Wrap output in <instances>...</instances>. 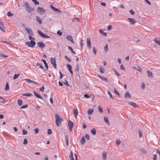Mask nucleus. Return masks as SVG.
Segmentation results:
<instances>
[{
    "mask_svg": "<svg viewBox=\"0 0 160 160\" xmlns=\"http://www.w3.org/2000/svg\"><path fill=\"white\" fill-rule=\"evenodd\" d=\"M38 32L39 35L44 38H49L50 37L43 33L40 30H38Z\"/></svg>",
    "mask_w": 160,
    "mask_h": 160,
    "instance_id": "obj_3",
    "label": "nucleus"
},
{
    "mask_svg": "<svg viewBox=\"0 0 160 160\" xmlns=\"http://www.w3.org/2000/svg\"><path fill=\"white\" fill-rule=\"evenodd\" d=\"M103 155L102 160H105L107 157V154L106 153L102 152Z\"/></svg>",
    "mask_w": 160,
    "mask_h": 160,
    "instance_id": "obj_27",
    "label": "nucleus"
},
{
    "mask_svg": "<svg viewBox=\"0 0 160 160\" xmlns=\"http://www.w3.org/2000/svg\"><path fill=\"white\" fill-rule=\"evenodd\" d=\"M107 93L109 95V96H110V98H112V100H114V98L113 97H112V94L111 93V92H109V91H108Z\"/></svg>",
    "mask_w": 160,
    "mask_h": 160,
    "instance_id": "obj_39",
    "label": "nucleus"
},
{
    "mask_svg": "<svg viewBox=\"0 0 160 160\" xmlns=\"http://www.w3.org/2000/svg\"><path fill=\"white\" fill-rule=\"evenodd\" d=\"M37 11L41 15H42L46 12L45 9L43 8L42 7H38L37 8Z\"/></svg>",
    "mask_w": 160,
    "mask_h": 160,
    "instance_id": "obj_2",
    "label": "nucleus"
},
{
    "mask_svg": "<svg viewBox=\"0 0 160 160\" xmlns=\"http://www.w3.org/2000/svg\"><path fill=\"white\" fill-rule=\"evenodd\" d=\"M99 68H100V72L102 73H103L104 72V68L101 66H100Z\"/></svg>",
    "mask_w": 160,
    "mask_h": 160,
    "instance_id": "obj_32",
    "label": "nucleus"
},
{
    "mask_svg": "<svg viewBox=\"0 0 160 160\" xmlns=\"http://www.w3.org/2000/svg\"><path fill=\"white\" fill-rule=\"evenodd\" d=\"M38 46L40 48H44L45 47V44L42 42H39L37 43Z\"/></svg>",
    "mask_w": 160,
    "mask_h": 160,
    "instance_id": "obj_6",
    "label": "nucleus"
},
{
    "mask_svg": "<svg viewBox=\"0 0 160 160\" xmlns=\"http://www.w3.org/2000/svg\"><path fill=\"white\" fill-rule=\"evenodd\" d=\"M93 112V110L92 109H89L88 110V112L89 115L91 114Z\"/></svg>",
    "mask_w": 160,
    "mask_h": 160,
    "instance_id": "obj_33",
    "label": "nucleus"
},
{
    "mask_svg": "<svg viewBox=\"0 0 160 160\" xmlns=\"http://www.w3.org/2000/svg\"><path fill=\"white\" fill-rule=\"evenodd\" d=\"M57 34L59 36H61L62 34V33L59 30H58L57 32Z\"/></svg>",
    "mask_w": 160,
    "mask_h": 160,
    "instance_id": "obj_63",
    "label": "nucleus"
},
{
    "mask_svg": "<svg viewBox=\"0 0 160 160\" xmlns=\"http://www.w3.org/2000/svg\"><path fill=\"white\" fill-rule=\"evenodd\" d=\"M30 43L31 45V47H34L36 44V42L33 40H31Z\"/></svg>",
    "mask_w": 160,
    "mask_h": 160,
    "instance_id": "obj_20",
    "label": "nucleus"
},
{
    "mask_svg": "<svg viewBox=\"0 0 160 160\" xmlns=\"http://www.w3.org/2000/svg\"><path fill=\"white\" fill-rule=\"evenodd\" d=\"M31 7L29 6L28 8H27V9H26V10L28 12H29V13H30L31 12Z\"/></svg>",
    "mask_w": 160,
    "mask_h": 160,
    "instance_id": "obj_60",
    "label": "nucleus"
},
{
    "mask_svg": "<svg viewBox=\"0 0 160 160\" xmlns=\"http://www.w3.org/2000/svg\"><path fill=\"white\" fill-rule=\"evenodd\" d=\"M67 67L68 68L69 71L70 70H72V66L70 65L69 64H68L67 65Z\"/></svg>",
    "mask_w": 160,
    "mask_h": 160,
    "instance_id": "obj_42",
    "label": "nucleus"
},
{
    "mask_svg": "<svg viewBox=\"0 0 160 160\" xmlns=\"http://www.w3.org/2000/svg\"><path fill=\"white\" fill-rule=\"evenodd\" d=\"M141 152H142V153L143 154H146L147 153V152L146 150L144 148H142L141 149Z\"/></svg>",
    "mask_w": 160,
    "mask_h": 160,
    "instance_id": "obj_37",
    "label": "nucleus"
},
{
    "mask_svg": "<svg viewBox=\"0 0 160 160\" xmlns=\"http://www.w3.org/2000/svg\"><path fill=\"white\" fill-rule=\"evenodd\" d=\"M35 131V133L36 134L38 133L39 132V129L38 128H36L34 130Z\"/></svg>",
    "mask_w": 160,
    "mask_h": 160,
    "instance_id": "obj_62",
    "label": "nucleus"
},
{
    "mask_svg": "<svg viewBox=\"0 0 160 160\" xmlns=\"http://www.w3.org/2000/svg\"><path fill=\"white\" fill-rule=\"evenodd\" d=\"M85 137L88 140H89L90 137L89 135L88 134H86L85 136Z\"/></svg>",
    "mask_w": 160,
    "mask_h": 160,
    "instance_id": "obj_55",
    "label": "nucleus"
},
{
    "mask_svg": "<svg viewBox=\"0 0 160 160\" xmlns=\"http://www.w3.org/2000/svg\"><path fill=\"white\" fill-rule=\"evenodd\" d=\"M128 104L132 106H133L135 107H138V105L136 104V103H135L134 102H128Z\"/></svg>",
    "mask_w": 160,
    "mask_h": 160,
    "instance_id": "obj_14",
    "label": "nucleus"
},
{
    "mask_svg": "<svg viewBox=\"0 0 160 160\" xmlns=\"http://www.w3.org/2000/svg\"><path fill=\"white\" fill-rule=\"evenodd\" d=\"M147 72L148 73V76L149 77L152 78L153 77L152 74V72L148 71V70L147 71Z\"/></svg>",
    "mask_w": 160,
    "mask_h": 160,
    "instance_id": "obj_21",
    "label": "nucleus"
},
{
    "mask_svg": "<svg viewBox=\"0 0 160 160\" xmlns=\"http://www.w3.org/2000/svg\"><path fill=\"white\" fill-rule=\"evenodd\" d=\"M124 97L125 98H127L128 97H129L131 98V97L130 94L128 92H127L125 94Z\"/></svg>",
    "mask_w": 160,
    "mask_h": 160,
    "instance_id": "obj_18",
    "label": "nucleus"
},
{
    "mask_svg": "<svg viewBox=\"0 0 160 160\" xmlns=\"http://www.w3.org/2000/svg\"><path fill=\"white\" fill-rule=\"evenodd\" d=\"M50 7L54 11H55L57 12L60 13V11L58 9L54 7H53L52 5H50Z\"/></svg>",
    "mask_w": 160,
    "mask_h": 160,
    "instance_id": "obj_9",
    "label": "nucleus"
},
{
    "mask_svg": "<svg viewBox=\"0 0 160 160\" xmlns=\"http://www.w3.org/2000/svg\"><path fill=\"white\" fill-rule=\"evenodd\" d=\"M36 20L39 22V24H41L42 22V20L41 18L38 16H36Z\"/></svg>",
    "mask_w": 160,
    "mask_h": 160,
    "instance_id": "obj_13",
    "label": "nucleus"
},
{
    "mask_svg": "<svg viewBox=\"0 0 160 160\" xmlns=\"http://www.w3.org/2000/svg\"><path fill=\"white\" fill-rule=\"evenodd\" d=\"M138 132L139 134V136L140 137H141L142 135V132L141 130L140 129L138 130Z\"/></svg>",
    "mask_w": 160,
    "mask_h": 160,
    "instance_id": "obj_41",
    "label": "nucleus"
},
{
    "mask_svg": "<svg viewBox=\"0 0 160 160\" xmlns=\"http://www.w3.org/2000/svg\"><path fill=\"white\" fill-rule=\"evenodd\" d=\"M22 135H25L27 134V130L23 129L22 130Z\"/></svg>",
    "mask_w": 160,
    "mask_h": 160,
    "instance_id": "obj_49",
    "label": "nucleus"
},
{
    "mask_svg": "<svg viewBox=\"0 0 160 160\" xmlns=\"http://www.w3.org/2000/svg\"><path fill=\"white\" fill-rule=\"evenodd\" d=\"M20 75V73H18V74H15L14 75V76L13 78V79H16L18 78V77H19V76Z\"/></svg>",
    "mask_w": 160,
    "mask_h": 160,
    "instance_id": "obj_34",
    "label": "nucleus"
},
{
    "mask_svg": "<svg viewBox=\"0 0 160 160\" xmlns=\"http://www.w3.org/2000/svg\"><path fill=\"white\" fill-rule=\"evenodd\" d=\"M112 70L115 72V73L117 75V76H120V74L116 70H115L114 69H112Z\"/></svg>",
    "mask_w": 160,
    "mask_h": 160,
    "instance_id": "obj_47",
    "label": "nucleus"
},
{
    "mask_svg": "<svg viewBox=\"0 0 160 160\" xmlns=\"http://www.w3.org/2000/svg\"><path fill=\"white\" fill-rule=\"evenodd\" d=\"M93 52L95 55H96L97 52V50L94 47H93Z\"/></svg>",
    "mask_w": 160,
    "mask_h": 160,
    "instance_id": "obj_46",
    "label": "nucleus"
},
{
    "mask_svg": "<svg viewBox=\"0 0 160 160\" xmlns=\"http://www.w3.org/2000/svg\"><path fill=\"white\" fill-rule=\"evenodd\" d=\"M116 144L117 145H119L121 143V141L119 140H117L116 141Z\"/></svg>",
    "mask_w": 160,
    "mask_h": 160,
    "instance_id": "obj_58",
    "label": "nucleus"
},
{
    "mask_svg": "<svg viewBox=\"0 0 160 160\" xmlns=\"http://www.w3.org/2000/svg\"><path fill=\"white\" fill-rule=\"evenodd\" d=\"M25 30L28 32L29 35H33V33L32 32V31L31 29L28 28L27 27H26L25 28Z\"/></svg>",
    "mask_w": 160,
    "mask_h": 160,
    "instance_id": "obj_7",
    "label": "nucleus"
},
{
    "mask_svg": "<svg viewBox=\"0 0 160 160\" xmlns=\"http://www.w3.org/2000/svg\"><path fill=\"white\" fill-rule=\"evenodd\" d=\"M64 58H65V59L67 60L68 62H70L71 61V59L68 58L67 56H65Z\"/></svg>",
    "mask_w": 160,
    "mask_h": 160,
    "instance_id": "obj_40",
    "label": "nucleus"
},
{
    "mask_svg": "<svg viewBox=\"0 0 160 160\" xmlns=\"http://www.w3.org/2000/svg\"><path fill=\"white\" fill-rule=\"evenodd\" d=\"M99 32L102 35H104L105 37L107 36V34L106 32H103L102 29H100L99 30Z\"/></svg>",
    "mask_w": 160,
    "mask_h": 160,
    "instance_id": "obj_19",
    "label": "nucleus"
},
{
    "mask_svg": "<svg viewBox=\"0 0 160 160\" xmlns=\"http://www.w3.org/2000/svg\"><path fill=\"white\" fill-rule=\"evenodd\" d=\"M66 38L70 41L74 43L72 38L71 35H68L66 36Z\"/></svg>",
    "mask_w": 160,
    "mask_h": 160,
    "instance_id": "obj_12",
    "label": "nucleus"
},
{
    "mask_svg": "<svg viewBox=\"0 0 160 160\" xmlns=\"http://www.w3.org/2000/svg\"><path fill=\"white\" fill-rule=\"evenodd\" d=\"M34 93L36 97L37 98L42 99V97L38 93H36L35 91L34 92Z\"/></svg>",
    "mask_w": 160,
    "mask_h": 160,
    "instance_id": "obj_15",
    "label": "nucleus"
},
{
    "mask_svg": "<svg viewBox=\"0 0 160 160\" xmlns=\"http://www.w3.org/2000/svg\"><path fill=\"white\" fill-rule=\"evenodd\" d=\"M22 96H26L28 97H31L32 96V94L30 93H24L22 94Z\"/></svg>",
    "mask_w": 160,
    "mask_h": 160,
    "instance_id": "obj_29",
    "label": "nucleus"
},
{
    "mask_svg": "<svg viewBox=\"0 0 160 160\" xmlns=\"http://www.w3.org/2000/svg\"><path fill=\"white\" fill-rule=\"evenodd\" d=\"M52 133V131L51 129H49L48 130V134H51Z\"/></svg>",
    "mask_w": 160,
    "mask_h": 160,
    "instance_id": "obj_59",
    "label": "nucleus"
},
{
    "mask_svg": "<svg viewBox=\"0 0 160 160\" xmlns=\"http://www.w3.org/2000/svg\"><path fill=\"white\" fill-rule=\"evenodd\" d=\"M65 140H66V143L67 145V146H68V144H69V143H68L69 138H68L67 135H65Z\"/></svg>",
    "mask_w": 160,
    "mask_h": 160,
    "instance_id": "obj_25",
    "label": "nucleus"
},
{
    "mask_svg": "<svg viewBox=\"0 0 160 160\" xmlns=\"http://www.w3.org/2000/svg\"><path fill=\"white\" fill-rule=\"evenodd\" d=\"M98 110L100 112L102 113L103 112L102 108L101 107L99 106H98Z\"/></svg>",
    "mask_w": 160,
    "mask_h": 160,
    "instance_id": "obj_51",
    "label": "nucleus"
},
{
    "mask_svg": "<svg viewBox=\"0 0 160 160\" xmlns=\"http://www.w3.org/2000/svg\"><path fill=\"white\" fill-rule=\"evenodd\" d=\"M7 15V16L9 17H11V16L12 17L13 16V14H12V13H11L10 12H8Z\"/></svg>",
    "mask_w": 160,
    "mask_h": 160,
    "instance_id": "obj_44",
    "label": "nucleus"
},
{
    "mask_svg": "<svg viewBox=\"0 0 160 160\" xmlns=\"http://www.w3.org/2000/svg\"><path fill=\"white\" fill-rule=\"evenodd\" d=\"M0 25H2V26H0V29L3 32H5V28L4 24L1 21H0Z\"/></svg>",
    "mask_w": 160,
    "mask_h": 160,
    "instance_id": "obj_8",
    "label": "nucleus"
},
{
    "mask_svg": "<svg viewBox=\"0 0 160 160\" xmlns=\"http://www.w3.org/2000/svg\"><path fill=\"white\" fill-rule=\"evenodd\" d=\"M0 56H1L2 57H3L4 58H6L8 57V56L5 55L2 53H0Z\"/></svg>",
    "mask_w": 160,
    "mask_h": 160,
    "instance_id": "obj_57",
    "label": "nucleus"
},
{
    "mask_svg": "<svg viewBox=\"0 0 160 160\" xmlns=\"http://www.w3.org/2000/svg\"><path fill=\"white\" fill-rule=\"evenodd\" d=\"M91 133L93 135H95L96 134V131L95 128H93L91 130Z\"/></svg>",
    "mask_w": 160,
    "mask_h": 160,
    "instance_id": "obj_28",
    "label": "nucleus"
},
{
    "mask_svg": "<svg viewBox=\"0 0 160 160\" xmlns=\"http://www.w3.org/2000/svg\"><path fill=\"white\" fill-rule=\"evenodd\" d=\"M104 122L108 124V125H109V122L108 121V118L106 117H104Z\"/></svg>",
    "mask_w": 160,
    "mask_h": 160,
    "instance_id": "obj_24",
    "label": "nucleus"
},
{
    "mask_svg": "<svg viewBox=\"0 0 160 160\" xmlns=\"http://www.w3.org/2000/svg\"><path fill=\"white\" fill-rule=\"evenodd\" d=\"M68 125L69 128V130L70 132L72 130L73 126V123L70 120H69L68 122Z\"/></svg>",
    "mask_w": 160,
    "mask_h": 160,
    "instance_id": "obj_5",
    "label": "nucleus"
},
{
    "mask_svg": "<svg viewBox=\"0 0 160 160\" xmlns=\"http://www.w3.org/2000/svg\"><path fill=\"white\" fill-rule=\"evenodd\" d=\"M65 82H63V84L66 86H69V84L67 79L65 80Z\"/></svg>",
    "mask_w": 160,
    "mask_h": 160,
    "instance_id": "obj_43",
    "label": "nucleus"
},
{
    "mask_svg": "<svg viewBox=\"0 0 160 160\" xmlns=\"http://www.w3.org/2000/svg\"><path fill=\"white\" fill-rule=\"evenodd\" d=\"M86 142V140L84 138V136L82 137V139L81 140L80 142L81 144L82 145H83Z\"/></svg>",
    "mask_w": 160,
    "mask_h": 160,
    "instance_id": "obj_17",
    "label": "nucleus"
},
{
    "mask_svg": "<svg viewBox=\"0 0 160 160\" xmlns=\"http://www.w3.org/2000/svg\"><path fill=\"white\" fill-rule=\"evenodd\" d=\"M50 62L52 65L53 66L54 68H56L57 64L56 63V60L55 58H52L50 59Z\"/></svg>",
    "mask_w": 160,
    "mask_h": 160,
    "instance_id": "obj_4",
    "label": "nucleus"
},
{
    "mask_svg": "<svg viewBox=\"0 0 160 160\" xmlns=\"http://www.w3.org/2000/svg\"><path fill=\"white\" fill-rule=\"evenodd\" d=\"M128 21L132 24H134L136 22L133 18H128Z\"/></svg>",
    "mask_w": 160,
    "mask_h": 160,
    "instance_id": "obj_10",
    "label": "nucleus"
},
{
    "mask_svg": "<svg viewBox=\"0 0 160 160\" xmlns=\"http://www.w3.org/2000/svg\"><path fill=\"white\" fill-rule=\"evenodd\" d=\"M100 79L103 81H107V79L104 77L102 76L101 77H100Z\"/></svg>",
    "mask_w": 160,
    "mask_h": 160,
    "instance_id": "obj_53",
    "label": "nucleus"
},
{
    "mask_svg": "<svg viewBox=\"0 0 160 160\" xmlns=\"http://www.w3.org/2000/svg\"><path fill=\"white\" fill-rule=\"evenodd\" d=\"M41 61L43 62L46 68V69H47L48 68V67L47 63L46 62V60L42 59L41 60Z\"/></svg>",
    "mask_w": 160,
    "mask_h": 160,
    "instance_id": "obj_22",
    "label": "nucleus"
},
{
    "mask_svg": "<svg viewBox=\"0 0 160 160\" xmlns=\"http://www.w3.org/2000/svg\"><path fill=\"white\" fill-rule=\"evenodd\" d=\"M36 66H39L40 67L41 69H42L44 71V69L43 66L41 64H40V63L38 62L37 63Z\"/></svg>",
    "mask_w": 160,
    "mask_h": 160,
    "instance_id": "obj_35",
    "label": "nucleus"
},
{
    "mask_svg": "<svg viewBox=\"0 0 160 160\" xmlns=\"http://www.w3.org/2000/svg\"><path fill=\"white\" fill-rule=\"evenodd\" d=\"M68 48L69 49L73 54H75L76 53L75 52L73 51V49L70 46H68Z\"/></svg>",
    "mask_w": 160,
    "mask_h": 160,
    "instance_id": "obj_31",
    "label": "nucleus"
},
{
    "mask_svg": "<svg viewBox=\"0 0 160 160\" xmlns=\"http://www.w3.org/2000/svg\"><path fill=\"white\" fill-rule=\"evenodd\" d=\"M55 115L56 119V124L57 126L58 127L59 126V124H61L63 121V120L62 118L60 117L58 115L55 114Z\"/></svg>",
    "mask_w": 160,
    "mask_h": 160,
    "instance_id": "obj_1",
    "label": "nucleus"
},
{
    "mask_svg": "<svg viewBox=\"0 0 160 160\" xmlns=\"http://www.w3.org/2000/svg\"><path fill=\"white\" fill-rule=\"evenodd\" d=\"M28 143V141L26 138H24V142H23V144L24 145H26Z\"/></svg>",
    "mask_w": 160,
    "mask_h": 160,
    "instance_id": "obj_56",
    "label": "nucleus"
},
{
    "mask_svg": "<svg viewBox=\"0 0 160 160\" xmlns=\"http://www.w3.org/2000/svg\"><path fill=\"white\" fill-rule=\"evenodd\" d=\"M120 68L122 70H125V69L123 65L121 64L120 66Z\"/></svg>",
    "mask_w": 160,
    "mask_h": 160,
    "instance_id": "obj_52",
    "label": "nucleus"
},
{
    "mask_svg": "<svg viewBox=\"0 0 160 160\" xmlns=\"http://www.w3.org/2000/svg\"><path fill=\"white\" fill-rule=\"evenodd\" d=\"M154 41L160 46V40L158 39L157 38H155L154 40Z\"/></svg>",
    "mask_w": 160,
    "mask_h": 160,
    "instance_id": "obj_23",
    "label": "nucleus"
},
{
    "mask_svg": "<svg viewBox=\"0 0 160 160\" xmlns=\"http://www.w3.org/2000/svg\"><path fill=\"white\" fill-rule=\"evenodd\" d=\"M28 106V105L27 104H25L24 105L22 106L21 107V109L25 108H27Z\"/></svg>",
    "mask_w": 160,
    "mask_h": 160,
    "instance_id": "obj_61",
    "label": "nucleus"
},
{
    "mask_svg": "<svg viewBox=\"0 0 160 160\" xmlns=\"http://www.w3.org/2000/svg\"><path fill=\"white\" fill-rule=\"evenodd\" d=\"M73 113L75 116V118H76L78 114V110L77 109L74 108L73 109Z\"/></svg>",
    "mask_w": 160,
    "mask_h": 160,
    "instance_id": "obj_16",
    "label": "nucleus"
},
{
    "mask_svg": "<svg viewBox=\"0 0 160 160\" xmlns=\"http://www.w3.org/2000/svg\"><path fill=\"white\" fill-rule=\"evenodd\" d=\"M129 12L132 15H133L135 13V12L134 11H133V10H130V11H129Z\"/></svg>",
    "mask_w": 160,
    "mask_h": 160,
    "instance_id": "obj_64",
    "label": "nucleus"
},
{
    "mask_svg": "<svg viewBox=\"0 0 160 160\" xmlns=\"http://www.w3.org/2000/svg\"><path fill=\"white\" fill-rule=\"evenodd\" d=\"M24 6L26 8V9L30 6L29 4L27 2H25L24 4Z\"/></svg>",
    "mask_w": 160,
    "mask_h": 160,
    "instance_id": "obj_45",
    "label": "nucleus"
},
{
    "mask_svg": "<svg viewBox=\"0 0 160 160\" xmlns=\"http://www.w3.org/2000/svg\"><path fill=\"white\" fill-rule=\"evenodd\" d=\"M18 104L19 106H21L22 103V101L21 99H19L18 101Z\"/></svg>",
    "mask_w": 160,
    "mask_h": 160,
    "instance_id": "obj_36",
    "label": "nucleus"
},
{
    "mask_svg": "<svg viewBox=\"0 0 160 160\" xmlns=\"http://www.w3.org/2000/svg\"><path fill=\"white\" fill-rule=\"evenodd\" d=\"M87 47L89 48H91V43L90 41V38H87Z\"/></svg>",
    "mask_w": 160,
    "mask_h": 160,
    "instance_id": "obj_11",
    "label": "nucleus"
},
{
    "mask_svg": "<svg viewBox=\"0 0 160 160\" xmlns=\"http://www.w3.org/2000/svg\"><path fill=\"white\" fill-rule=\"evenodd\" d=\"M79 69V65L78 63H76L75 66V70L76 71H78Z\"/></svg>",
    "mask_w": 160,
    "mask_h": 160,
    "instance_id": "obj_38",
    "label": "nucleus"
},
{
    "mask_svg": "<svg viewBox=\"0 0 160 160\" xmlns=\"http://www.w3.org/2000/svg\"><path fill=\"white\" fill-rule=\"evenodd\" d=\"M36 5H38L39 2L37 0H33L32 1Z\"/></svg>",
    "mask_w": 160,
    "mask_h": 160,
    "instance_id": "obj_54",
    "label": "nucleus"
},
{
    "mask_svg": "<svg viewBox=\"0 0 160 160\" xmlns=\"http://www.w3.org/2000/svg\"><path fill=\"white\" fill-rule=\"evenodd\" d=\"M6 102L5 100L2 97H0V102L3 103H4Z\"/></svg>",
    "mask_w": 160,
    "mask_h": 160,
    "instance_id": "obj_30",
    "label": "nucleus"
},
{
    "mask_svg": "<svg viewBox=\"0 0 160 160\" xmlns=\"http://www.w3.org/2000/svg\"><path fill=\"white\" fill-rule=\"evenodd\" d=\"M114 92H115V93L117 94L118 96H120V94L118 92V91L115 88H114Z\"/></svg>",
    "mask_w": 160,
    "mask_h": 160,
    "instance_id": "obj_50",
    "label": "nucleus"
},
{
    "mask_svg": "<svg viewBox=\"0 0 160 160\" xmlns=\"http://www.w3.org/2000/svg\"><path fill=\"white\" fill-rule=\"evenodd\" d=\"M24 80L27 81V82L29 83H32V81L29 79H24Z\"/></svg>",
    "mask_w": 160,
    "mask_h": 160,
    "instance_id": "obj_48",
    "label": "nucleus"
},
{
    "mask_svg": "<svg viewBox=\"0 0 160 160\" xmlns=\"http://www.w3.org/2000/svg\"><path fill=\"white\" fill-rule=\"evenodd\" d=\"M9 89V84H8V82H7L6 83V85L5 90L6 91H7Z\"/></svg>",
    "mask_w": 160,
    "mask_h": 160,
    "instance_id": "obj_26",
    "label": "nucleus"
}]
</instances>
